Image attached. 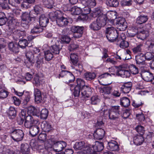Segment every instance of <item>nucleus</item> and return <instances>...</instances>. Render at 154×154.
<instances>
[{
  "mask_svg": "<svg viewBox=\"0 0 154 154\" xmlns=\"http://www.w3.org/2000/svg\"><path fill=\"white\" fill-rule=\"evenodd\" d=\"M49 17L51 21H56L60 27L66 26L69 22V18L65 17L64 14L60 11H53L50 12Z\"/></svg>",
  "mask_w": 154,
  "mask_h": 154,
  "instance_id": "nucleus-1",
  "label": "nucleus"
},
{
  "mask_svg": "<svg viewBox=\"0 0 154 154\" xmlns=\"http://www.w3.org/2000/svg\"><path fill=\"white\" fill-rule=\"evenodd\" d=\"M106 36L108 40L113 42L118 40V31L113 27H107L105 30Z\"/></svg>",
  "mask_w": 154,
  "mask_h": 154,
  "instance_id": "nucleus-2",
  "label": "nucleus"
},
{
  "mask_svg": "<svg viewBox=\"0 0 154 154\" xmlns=\"http://www.w3.org/2000/svg\"><path fill=\"white\" fill-rule=\"evenodd\" d=\"M25 54L26 59L29 62L26 63V65L28 68H30L35 63L36 56L32 51H26Z\"/></svg>",
  "mask_w": 154,
  "mask_h": 154,
  "instance_id": "nucleus-3",
  "label": "nucleus"
},
{
  "mask_svg": "<svg viewBox=\"0 0 154 154\" xmlns=\"http://www.w3.org/2000/svg\"><path fill=\"white\" fill-rule=\"evenodd\" d=\"M30 14L27 12H23L20 16L21 25L25 29L28 28L30 21Z\"/></svg>",
  "mask_w": 154,
  "mask_h": 154,
  "instance_id": "nucleus-4",
  "label": "nucleus"
},
{
  "mask_svg": "<svg viewBox=\"0 0 154 154\" xmlns=\"http://www.w3.org/2000/svg\"><path fill=\"white\" fill-rule=\"evenodd\" d=\"M60 42H59L56 38H54L51 41V47L50 50L54 54H59L60 50L61 49L62 46L60 45Z\"/></svg>",
  "mask_w": 154,
  "mask_h": 154,
  "instance_id": "nucleus-5",
  "label": "nucleus"
},
{
  "mask_svg": "<svg viewBox=\"0 0 154 154\" xmlns=\"http://www.w3.org/2000/svg\"><path fill=\"white\" fill-rule=\"evenodd\" d=\"M24 136L23 132L21 130L15 129L11 133V137L15 141L19 142L22 140Z\"/></svg>",
  "mask_w": 154,
  "mask_h": 154,
  "instance_id": "nucleus-6",
  "label": "nucleus"
},
{
  "mask_svg": "<svg viewBox=\"0 0 154 154\" xmlns=\"http://www.w3.org/2000/svg\"><path fill=\"white\" fill-rule=\"evenodd\" d=\"M84 27L83 26H72L71 29V31L73 33V37L75 38H79L82 37Z\"/></svg>",
  "mask_w": 154,
  "mask_h": 154,
  "instance_id": "nucleus-7",
  "label": "nucleus"
},
{
  "mask_svg": "<svg viewBox=\"0 0 154 154\" xmlns=\"http://www.w3.org/2000/svg\"><path fill=\"white\" fill-rule=\"evenodd\" d=\"M38 123V120L34 119L32 117L28 115L26 117L24 125L26 128L29 129L35 125H37Z\"/></svg>",
  "mask_w": 154,
  "mask_h": 154,
  "instance_id": "nucleus-8",
  "label": "nucleus"
},
{
  "mask_svg": "<svg viewBox=\"0 0 154 154\" xmlns=\"http://www.w3.org/2000/svg\"><path fill=\"white\" fill-rule=\"evenodd\" d=\"M118 76H120L123 78H128L130 77L131 73L130 71L122 68L121 66L119 67L116 73Z\"/></svg>",
  "mask_w": 154,
  "mask_h": 154,
  "instance_id": "nucleus-9",
  "label": "nucleus"
},
{
  "mask_svg": "<svg viewBox=\"0 0 154 154\" xmlns=\"http://www.w3.org/2000/svg\"><path fill=\"white\" fill-rule=\"evenodd\" d=\"M92 91L91 87L88 85L84 86L81 89V96L84 98H88L91 95Z\"/></svg>",
  "mask_w": 154,
  "mask_h": 154,
  "instance_id": "nucleus-10",
  "label": "nucleus"
},
{
  "mask_svg": "<svg viewBox=\"0 0 154 154\" xmlns=\"http://www.w3.org/2000/svg\"><path fill=\"white\" fill-rule=\"evenodd\" d=\"M67 144L64 141H59L54 143V149L56 152L61 151L66 146Z\"/></svg>",
  "mask_w": 154,
  "mask_h": 154,
  "instance_id": "nucleus-11",
  "label": "nucleus"
},
{
  "mask_svg": "<svg viewBox=\"0 0 154 154\" xmlns=\"http://www.w3.org/2000/svg\"><path fill=\"white\" fill-rule=\"evenodd\" d=\"M105 134V131L103 129L98 128L94 131L93 134L94 138L97 140H101L104 137Z\"/></svg>",
  "mask_w": 154,
  "mask_h": 154,
  "instance_id": "nucleus-12",
  "label": "nucleus"
},
{
  "mask_svg": "<svg viewBox=\"0 0 154 154\" xmlns=\"http://www.w3.org/2000/svg\"><path fill=\"white\" fill-rule=\"evenodd\" d=\"M107 20V16L104 14H102L97 17L96 20L102 27L105 26Z\"/></svg>",
  "mask_w": 154,
  "mask_h": 154,
  "instance_id": "nucleus-13",
  "label": "nucleus"
},
{
  "mask_svg": "<svg viewBox=\"0 0 154 154\" xmlns=\"http://www.w3.org/2000/svg\"><path fill=\"white\" fill-rule=\"evenodd\" d=\"M117 23L121 31H124L127 27V23L124 19L119 18L117 19Z\"/></svg>",
  "mask_w": 154,
  "mask_h": 154,
  "instance_id": "nucleus-14",
  "label": "nucleus"
},
{
  "mask_svg": "<svg viewBox=\"0 0 154 154\" xmlns=\"http://www.w3.org/2000/svg\"><path fill=\"white\" fill-rule=\"evenodd\" d=\"M132 86V83L131 82L125 83L121 88L120 90L124 93H129L131 91Z\"/></svg>",
  "mask_w": 154,
  "mask_h": 154,
  "instance_id": "nucleus-15",
  "label": "nucleus"
},
{
  "mask_svg": "<svg viewBox=\"0 0 154 154\" xmlns=\"http://www.w3.org/2000/svg\"><path fill=\"white\" fill-rule=\"evenodd\" d=\"M107 149L111 151L118 150L119 146L117 142L114 140H112L108 143Z\"/></svg>",
  "mask_w": 154,
  "mask_h": 154,
  "instance_id": "nucleus-16",
  "label": "nucleus"
},
{
  "mask_svg": "<svg viewBox=\"0 0 154 154\" xmlns=\"http://www.w3.org/2000/svg\"><path fill=\"white\" fill-rule=\"evenodd\" d=\"M39 21L40 26L42 27H45L48 23L49 19L44 14H42L39 18Z\"/></svg>",
  "mask_w": 154,
  "mask_h": 154,
  "instance_id": "nucleus-17",
  "label": "nucleus"
},
{
  "mask_svg": "<svg viewBox=\"0 0 154 154\" xmlns=\"http://www.w3.org/2000/svg\"><path fill=\"white\" fill-rule=\"evenodd\" d=\"M124 36V34H122L118 38V41H120L121 42L120 44V47L122 48H125L128 47L129 45L128 42L125 40L124 39L125 37L122 38V36Z\"/></svg>",
  "mask_w": 154,
  "mask_h": 154,
  "instance_id": "nucleus-18",
  "label": "nucleus"
},
{
  "mask_svg": "<svg viewBox=\"0 0 154 154\" xmlns=\"http://www.w3.org/2000/svg\"><path fill=\"white\" fill-rule=\"evenodd\" d=\"M133 142L136 145H140L143 143L144 140V137L141 135H137L134 137Z\"/></svg>",
  "mask_w": 154,
  "mask_h": 154,
  "instance_id": "nucleus-19",
  "label": "nucleus"
},
{
  "mask_svg": "<svg viewBox=\"0 0 154 154\" xmlns=\"http://www.w3.org/2000/svg\"><path fill=\"white\" fill-rule=\"evenodd\" d=\"M81 3L84 6L90 8H93L96 5L95 0H82Z\"/></svg>",
  "mask_w": 154,
  "mask_h": 154,
  "instance_id": "nucleus-20",
  "label": "nucleus"
},
{
  "mask_svg": "<svg viewBox=\"0 0 154 154\" xmlns=\"http://www.w3.org/2000/svg\"><path fill=\"white\" fill-rule=\"evenodd\" d=\"M30 151L29 146L28 144L25 143L21 144L20 151L23 154H29Z\"/></svg>",
  "mask_w": 154,
  "mask_h": 154,
  "instance_id": "nucleus-21",
  "label": "nucleus"
},
{
  "mask_svg": "<svg viewBox=\"0 0 154 154\" xmlns=\"http://www.w3.org/2000/svg\"><path fill=\"white\" fill-rule=\"evenodd\" d=\"M149 35V33L148 31L143 30L139 31V33L137 34V37L138 38L144 40Z\"/></svg>",
  "mask_w": 154,
  "mask_h": 154,
  "instance_id": "nucleus-22",
  "label": "nucleus"
},
{
  "mask_svg": "<svg viewBox=\"0 0 154 154\" xmlns=\"http://www.w3.org/2000/svg\"><path fill=\"white\" fill-rule=\"evenodd\" d=\"M39 131V128L37 125H35L29 129L30 134L32 137L37 135Z\"/></svg>",
  "mask_w": 154,
  "mask_h": 154,
  "instance_id": "nucleus-23",
  "label": "nucleus"
},
{
  "mask_svg": "<svg viewBox=\"0 0 154 154\" xmlns=\"http://www.w3.org/2000/svg\"><path fill=\"white\" fill-rule=\"evenodd\" d=\"M148 17L146 15L141 14L138 16L136 20V23L140 24L146 23L148 20Z\"/></svg>",
  "mask_w": 154,
  "mask_h": 154,
  "instance_id": "nucleus-24",
  "label": "nucleus"
},
{
  "mask_svg": "<svg viewBox=\"0 0 154 154\" xmlns=\"http://www.w3.org/2000/svg\"><path fill=\"white\" fill-rule=\"evenodd\" d=\"M89 27L91 30L94 31L98 30L101 28L96 20L92 22L89 25Z\"/></svg>",
  "mask_w": 154,
  "mask_h": 154,
  "instance_id": "nucleus-25",
  "label": "nucleus"
},
{
  "mask_svg": "<svg viewBox=\"0 0 154 154\" xmlns=\"http://www.w3.org/2000/svg\"><path fill=\"white\" fill-rule=\"evenodd\" d=\"M145 58L144 54H140L137 55L135 57V60L137 64L143 65L145 63Z\"/></svg>",
  "mask_w": 154,
  "mask_h": 154,
  "instance_id": "nucleus-26",
  "label": "nucleus"
},
{
  "mask_svg": "<svg viewBox=\"0 0 154 154\" xmlns=\"http://www.w3.org/2000/svg\"><path fill=\"white\" fill-rule=\"evenodd\" d=\"M41 127L45 132H49L52 129L51 125L46 122H43L41 125Z\"/></svg>",
  "mask_w": 154,
  "mask_h": 154,
  "instance_id": "nucleus-27",
  "label": "nucleus"
},
{
  "mask_svg": "<svg viewBox=\"0 0 154 154\" xmlns=\"http://www.w3.org/2000/svg\"><path fill=\"white\" fill-rule=\"evenodd\" d=\"M142 77L145 81L149 82L153 79V75L151 73L148 72H145L142 73Z\"/></svg>",
  "mask_w": 154,
  "mask_h": 154,
  "instance_id": "nucleus-28",
  "label": "nucleus"
},
{
  "mask_svg": "<svg viewBox=\"0 0 154 154\" xmlns=\"http://www.w3.org/2000/svg\"><path fill=\"white\" fill-rule=\"evenodd\" d=\"M93 146L96 152H100L104 148L103 143L99 141H96L95 144Z\"/></svg>",
  "mask_w": 154,
  "mask_h": 154,
  "instance_id": "nucleus-29",
  "label": "nucleus"
},
{
  "mask_svg": "<svg viewBox=\"0 0 154 154\" xmlns=\"http://www.w3.org/2000/svg\"><path fill=\"white\" fill-rule=\"evenodd\" d=\"M120 103L121 106L125 107H127L130 105V100L128 97H124L121 99Z\"/></svg>",
  "mask_w": 154,
  "mask_h": 154,
  "instance_id": "nucleus-30",
  "label": "nucleus"
},
{
  "mask_svg": "<svg viewBox=\"0 0 154 154\" xmlns=\"http://www.w3.org/2000/svg\"><path fill=\"white\" fill-rule=\"evenodd\" d=\"M8 48L10 51L14 53H16L19 51L18 45L17 44L10 42L8 44Z\"/></svg>",
  "mask_w": 154,
  "mask_h": 154,
  "instance_id": "nucleus-31",
  "label": "nucleus"
},
{
  "mask_svg": "<svg viewBox=\"0 0 154 154\" xmlns=\"http://www.w3.org/2000/svg\"><path fill=\"white\" fill-rule=\"evenodd\" d=\"M41 26H34L31 29L30 33L32 34H39L43 31V28Z\"/></svg>",
  "mask_w": 154,
  "mask_h": 154,
  "instance_id": "nucleus-32",
  "label": "nucleus"
},
{
  "mask_svg": "<svg viewBox=\"0 0 154 154\" xmlns=\"http://www.w3.org/2000/svg\"><path fill=\"white\" fill-rule=\"evenodd\" d=\"M84 77L86 80H91L95 79L96 77V75L94 72H88L85 73L84 74Z\"/></svg>",
  "mask_w": 154,
  "mask_h": 154,
  "instance_id": "nucleus-33",
  "label": "nucleus"
},
{
  "mask_svg": "<svg viewBox=\"0 0 154 154\" xmlns=\"http://www.w3.org/2000/svg\"><path fill=\"white\" fill-rule=\"evenodd\" d=\"M26 115V111L25 109L21 110V113L20 114V118L18 119V122L20 125L23 124Z\"/></svg>",
  "mask_w": 154,
  "mask_h": 154,
  "instance_id": "nucleus-34",
  "label": "nucleus"
},
{
  "mask_svg": "<svg viewBox=\"0 0 154 154\" xmlns=\"http://www.w3.org/2000/svg\"><path fill=\"white\" fill-rule=\"evenodd\" d=\"M25 35V32L24 31L17 30L15 31L13 33V37L16 40H18L20 37Z\"/></svg>",
  "mask_w": 154,
  "mask_h": 154,
  "instance_id": "nucleus-35",
  "label": "nucleus"
},
{
  "mask_svg": "<svg viewBox=\"0 0 154 154\" xmlns=\"http://www.w3.org/2000/svg\"><path fill=\"white\" fill-rule=\"evenodd\" d=\"M106 3L107 6L110 7H116L119 5L117 0H106Z\"/></svg>",
  "mask_w": 154,
  "mask_h": 154,
  "instance_id": "nucleus-36",
  "label": "nucleus"
},
{
  "mask_svg": "<svg viewBox=\"0 0 154 154\" xmlns=\"http://www.w3.org/2000/svg\"><path fill=\"white\" fill-rule=\"evenodd\" d=\"M65 82L67 84L73 82L75 80V77L72 73L70 72L67 76L65 77Z\"/></svg>",
  "mask_w": 154,
  "mask_h": 154,
  "instance_id": "nucleus-37",
  "label": "nucleus"
},
{
  "mask_svg": "<svg viewBox=\"0 0 154 154\" xmlns=\"http://www.w3.org/2000/svg\"><path fill=\"white\" fill-rule=\"evenodd\" d=\"M9 118L10 119H14L16 115V111L14 107L11 106L8 112Z\"/></svg>",
  "mask_w": 154,
  "mask_h": 154,
  "instance_id": "nucleus-38",
  "label": "nucleus"
},
{
  "mask_svg": "<svg viewBox=\"0 0 154 154\" xmlns=\"http://www.w3.org/2000/svg\"><path fill=\"white\" fill-rule=\"evenodd\" d=\"M85 147V143L83 141L77 142L74 144L73 148L75 150H80Z\"/></svg>",
  "mask_w": 154,
  "mask_h": 154,
  "instance_id": "nucleus-39",
  "label": "nucleus"
},
{
  "mask_svg": "<svg viewBox=\"0 0 154 154\" xmlns=\"http://www.w3.org/2000/svg\"><path fill=\"white\" fill-rule=\"evenodd\" d=\"M8 20L5 14L3 12H0V26L5 24Z\"/></svg>",
  "mask_w": 154,
  "mask_h": 154,
  "instance_id": "nucleus-40",
  "label": "nucleus"
},
{
  "mask_svg": "<svg viewBox=\"0 0 154 154\" xmlns=\"http://www.w3.org/2000/svg\"><path fill=\"white\" fill-rule=\"evenodd\" d=\"M71 61L74 65L77 64L78 61V56L75 53H72L70 55Z\"/></svg>",
  "mask_w": 154,
  "mask_h": 154,
  "instance_id": "nucleus-41",
  "label": "nucleus"
},
{
  "mask_svg": "<svg viewBox=\"0 0 154 154\" xmlns=\"http://www.w3.org/2000/svg\"><path fill=\"white\" fill-rule=\"evenodd\" d=\"M43 2L45 6L48 8H52L54 3V0H44Z\"/></svg>",
  "mask_w": 154,
  "mask_h": 154,
  "instance_id": "nucleus-42",
  "label": "nucleus"
},
{
  "mask_svg": "<svg viewBox=\"0 0 154 154\" xmlns=\"http://www.w3.org/2000/svg\"><path fill=\"white\" fill-rule=\"evenodd\" d=\"M102 8L101 7H98L96 8L93 11V13L92 14V16L93 17H95L97 16H99L101 15L102 14H103L102 13Z\"/></svg>",
  "mask_w": 154,
  "mask_h": 154,
  "instance_id": "nucleus-43",
  "label": "nucleus"
},
{
  "mask_svg": "<svg viewBox=\"0 0 154 154\" xmlns=\"http://www.w3.org/2000/svg\"><path fill=\"white\" fill-rule=\"evenodd\" d=\"M54 54L49 50L45 51V60L47 61L51 60L54 57Z\"/></svg>",
  "mask_w": 154,
  "mask_h": 154,
  "instance_id": "nucleus-44",
  "label": "nucleus"
},
{
  "mask_svg": "<svg viewBox=\"0 0 154 154\" xmlns=\"http://www.w3.org/2000/svg\"><path fill=\"white\" fill-rule=\"evenodd\" d=\"M77 85L75 86L79 88H82L85 85V82L84 80L81 79H77L76 80Z\"/></svg>",
  "mask_w": 154,
  "mask_h": 154,
  "instance_id": "nucleus-45",
  "label": "nucleus"
},
{
  "mask_svg": "<svg viewBox=\"0 0 154 154\" xmlns=\"http://www.w3.org/2000/svg\"><path fill=\"white\" fill-rule=\"evenodd\" d=\"M143 44L142 43H140L136 46L134 47L132 49V50L134 53H137L141 52L142 51V48L143 47Z\"/></svg>",
  "mask_w": 154,
  "mask_h": 154,
  "instance_id": "nucleus-46",
  "label": "nucleus"
},
{
  "mask_svg": "<svg viewBox=\"0 0 154 154\" xmlns=\"http://www.w3.org/2000/svg\"><path fill=\"white\" fill-rule=\"evenodd\" d=\"M28 44L27 41L26 39H24L19 40L18 45L22 48H25L28 45Z\"/></svg>",
  "mask_w": 154,
  "mask_h": 154,
  "instance_id": "nucleus-47",
  "label": "nucleus"
},
{
  "mask_svg": "<svg viewBox=\"0 0 154 154\" xmlns=\"http://www.w3.org/2000/svg\"><path fill=\"white\" fill-rule=\"evenodd\" d=\"M42 57L39 54L35 58L36 60V66L38 68H40L42 64Z\"/></svg>",
  "mask_w": 154,
  "mask_h": 154,
  "instance_id": "nucleus-48",
  "label": "nucleus"
},
{
  "mask_svg": "<svg viewBox=\"0 0 154 154\" xmlns=\"http://www.w3.org/2000/svg\"><path fill=\"white\" fill-rule=\"evenodd\" d=\"M48 114V109H43L41 111L40 117L43 119H46Z\"/></svg>",
  "mask_w": 154,
  "mask_h": 154,
  "instance_id": "nucleus-49",
  "label": "nucleus"
},
{
  "mask_svg": "<svg viewBox=\"0 0 154 154\" xmlns=\"http://www.w3.org/2000/svg\"><path fill=\"white\" fill-rule=\"evenodd\" d=\"M71 11L72 13L75 15H78L82 12V9L76 6H74L71 9Z\"/></svg>",
  "mask_w": 154,
  "mask_h": 154,
  "instance_id": "nucleus-50",
  "label": "nucleus"
},
{
  "mask_svg": "<svg viewBox=\"0 0 154 154\" xmlns=\"http://www.w3.org/2000/svg\"><path fill=\"white\" fill-rule=\"evenodd\" d=\"M8 26L10 28L12 29L15 28L16 26L17 23L16 21L14 19H10L8 22Z\"/></svg>",
  "mask_w": 154,
  "mask_h": 154,
  "instance_id": "nucleus-51",
  "label": "nucleus"
},
{
  "mask_svg": "<svg viewBox=\"0 0 154 154\" xmlns=\"http://www.w3.org/2000/svg\"><path fill=\"white\" fill-rule=\"evenodd\" d=\"M106 112H107V113H109V118L110 119L113 120H116L119 118L120 114H117L114 112V113H113V115H111L112 111H110L109 112L108 110H106Z\"/></svg>",
  "mask_w": 154,
  "mask_h": 154,
  "instance_id": "nucleus-52",
  "label": "nucleus"
},
{
  "mask_svg": "<svg viewBox=\"0 0 154 154\" xmlns=\"http://www.w3.org/2000/svg\"><path fill=\"white\" fill-rule=\"evenodd\" d=\"M28 113L35 115L37 114L36 109L34 106H30L28 107L27 109Z\"/></svg>",
  "mask_w": 154,
  "mask_h": 154,
  "instance_id": "nucleus-53",
  "label": "nucleus"
},
{
  "mask_svg": "<svg viewBox=\"0 0 154 154\" xmlns=\"http://www.w3.org/2000/svg\"><path fill=\"white\" fill-rule=\"evenodd\" d=\"M4 152L7 153V154H20L19 151L14 152L9 147H5L3 148Z\"/></svg>",
  "mask_w": 154,
  "mask_h": 154,
  "instance_id": "nucleus-54",
  "label": "nucleus"
},
{
  "mask_svg": "<svg viewBox=\"0 0 154 154\" xmlns=\"http://www.w3.org/2000/svg\"><path fill=\"white\" fill-rule=\"evenodd\" d=\"M129 70L130 73L133 74H136L138 73V68L134 65H131L129 67Z\"/></svg>",
  "mask_w": 154,
  "mask_h": 154,
  "instance_id": "nucleus-55",
  "label": "nucleus"
},
{
  "mask_svg": "<svg viewBox=\"0 0 154 154\" xmlns=\"http://www.w3.org/2000/svg\"><path fill=\"white\" fill-rule=\"evenodd\" d=\"M103 95L109 94H110L112 91V88L110 87L106 86L104 87L101 90Z\"/></svg>",
  "mask_w": 154,
  "mask_h": 154,
  "instance_id": "nucleus-56",
  "label": "nucleus"
},
{
  "mask_svg": "<svg viewBox=\"0 0 154 154\" xmlns=\"http://www.w3.org/2000/svg\"><path fill=\"white\" fill-rule=\"evenodd\" d=\"M91 101L92 104L96 105L99 102L100 100L97 96L95 95L92 97L91 99Z\"/></svg>",
  "mask_w": 154,
  "mask_h": 154,
  "instance_id": "nucleus-57",
  "label": "nucleus"
},
{
  "mask_svg": "<svg viewBox=\"0 0 154 154\" xmlns=\"http://www.w3.org/2000/svg\"><path fill=\"white\" fill-rule=\"evenodd\" d=\"M86 154H96V152L92 146V147L88 146L86 147Z\"/></svg>",
  "mask_w": 154,
  "mask_h": 154,
  "instance_id": "nucleus-58",
  "label": "nucleus"
},
{
  "mask_svg": "<svg viewBox=\"0 0 154 154\" xmlns=\"http://www.w3.org/2000/svg\"><path fill=\"white\" fill-rule=\"evenodd\" d=\"M39 144L35 140H32L30 143V145L31 148L34 150L37 149Z\"/></svg>",
  "mask_w": 154,
  "mask_h": 154,
  "instance_id": "nucleus-59",
  "label": "nucleus"
},
{
  "mask_svg": "<svg viewBox=\"0 0 154 154\" xmlns=\"http://www.w3.org/2000/svg\"><path fill=\"white\" fill-rule=\"evenodd\" d=\"M42 11V8L38 5H35L34 8L33 12L35 13L34 14L37 15L38 14H40Z\"/></svg>",
  "mask_w": 154,
  "mask_h": 154,
  "instance_id": "nucleus-60",
  "label": "nucleus"
},
{
  "mask_svg": "<svg viewBox=\"0 0 154 154\" xmlns=\"http://www.w3.org/2000/svg\"><path fill=\"white\" fill-rule=\"evenodd\" d=\"M120 107L119 106H112L110 110L112 111L111 115H113L114 112L117 114H120L119 109Z\"/></svg>",
  "mask_w": 154,
  "mask_h": 154,
  "instance_id": "nucleus-61",
  "label": "nucleus"
},
{
  "mask_svg": "<svg viewBox=\"0 0 154 154\" xmlns=\"http://www.w3.org/2000/svg\"><path fill=\"white\" fill-rule=\"evenodd\" d=\"M74 91L73 92V95L75 97H78L81 95L80 93L81 91V88L75 86L74 88Z\"/></svg>",
  "mask_w": 154,
  "mask_h": 154,
  "instance_id": "nucleus-62",
  "label": "nucleus"
},
{
  "mask_svg": "<svg viewBox=\"0 0 154 154\" xmlns=\"http://www.w3.org/2000/svg\"><path fill=\"white\" fill-rule=\"evenodd\" d=\"M136 130L140 134L143 135L145 132L144 127L141 125H138L135 128Z\"/></svg>",
  "mask_w": 154,
  "mask_h": 154,
  "instance_id": "nucleus-63",
  "label": "nucleus"
},
{
  "mask_svg": "<svg viewBox=\"0 0 154 154\" xmlns=\"http://www.w3.org/2000/svg\"><path fill=\"white\" fill-rule=\"evenodd\" d=\"M79 45L76 43H71L69 46V49L70 51H73L79 48Z\"/></svg>",
  "mask_w": 154,
  "mask_h": 154,
  "instance_id": "nucleus-64",
  "label": "nucleus"
}]
</instances>
